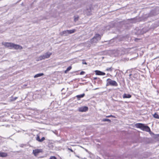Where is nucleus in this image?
I'll return each mask as SVG.
<instances>
[{
    "label": "nucleus",
    "instance_id": "nucleus-2",
    "mask_svg": "<svg viewBox=\"0 0 159 159\" xmlns=\"http://www.w3.org/2000/svg\"><path fill=\"white\" fill-rule=\"evenodd\" d=\"M135 126L137 128L140 129H141L147 132L150 131L149 127L145 124L142 123H137L136 124Z\"/></svg>",
    "mask_w": 159,
    "mask_h": 159
},
{
    "label": "nucleus",
    "instance_id": "nucleus-3",
    "mask_svg": "<svg viewBox=\"0 0 159 159\" xmlns=\"http://www.w3.org/2000/svg\"><path fill=\"white\" fill-rule=\"evenodd\" d=\"M101 36L98 34H96L89 41V42L92 44L95 45L99 40L101 39Z\"/></svg>",
    "mask_w": 159,
    "mask_h": 159
},
{
    "label": "nucleus",
    "instance_id": "nucleus-19",
    "mask_svg": "<svg viewBox=\"0 0 159 159\" xmlns=\"http://www.w3.org/2000/svg\"><path fill=\"white\" fill-rule=\"evenodd\" d=\"M113 68L112 67L107 68L106 69V70L107 71H111L112 70Z\"/></svg>",
    "mask_w": 159,
    "mask_h": 159
},
{
    "label": "nucleus",
    "instance_id": "nucleus-17",
    "mask_svg": "<svg viewBox=\"0 0 159 159\" xmlns=\"http://www.w3.org/2000/svg\"><path fill=\"white\" fill-rule=\"evenodd\" d=\"M153 117L155 118L159 119V115H158L157 113H155L153 115Z\"/></svg>",
    "mask_w": 159,
    "mask_h": 159
},
{
    "label": "nucleus",
    "instance_id": "nucleus-26",
    "mask_svg": "<svg viewBox=\"0 0 159 159\" xmlns=\"http://www.w3.org/2000/svg\"><path fill=\"white\" fill-rule=\"evenodd\" d=\"M36 140H37L38 141H39V140H40V138H39V136H38L37 138H36Z\"/></svg>",
    "mask_w": 159,
    "mask_h": 159
},
{
    "label": "nucleus",
    "instance_id": "nucleus-14",
    "mask_svg": "<svg viewBox=\"0 0 159 159\" xmlns=\"http://www.w3.org/2000/svg\"><path fill=\"white\" fill-rule=\"evenodd\" d=\"M43 75H44V74L43 73H39V74H37L36 75H35L34 76V78H37V77H40V76H43Z\"/></svg>",
    "mask_w": 159,
    "mask_h": 159
},
{
    "label": "nucleus",
    "instance_id": "nucleus-29",
    "mask_svg": "<svg viewBox=\"0 0 159 159\" xmlns=\"http://www.w3.org/2000/svg\"><path fill=\"white\" fill-rule=\"evenodd\" d=\"M27 84H25L23 86V87L25 88L26 86H27Z\"/></svg>",
    "mask_w": 159,
    "mask_h": 159
},
{
    "label": "nucleus",
    "instance_id": "nucleus-8",
    "mask_svg": "<svg viewBox=\"0 0 159 159\" xmlns=\"http://www.w3.org/2000/svg\"><path fill=\"white\" fill-rule=\"evenodd\" d=\"M95 71L96 75H105V73L99 70H96Z\"/></svg>",
    "mask_w": 159,
    "mask_h": 159
},
{
    "label": "nucleus",
    "instance_id": "nucleus-9",
    "mask_svg": "<svg viewBox=\"0 0 159 159\" xmlns=\"http://www.w3.org/2000/svg\"><path fill=\"white\" fill-rule=\"evenodd\" d=\"M41 151L40 149H37L35 150H33V153L34 156H36Z\"/></svg>",
    "mask_w": 159,
    "mask_h": 159
},
{
    "label": "nucleus",
    "instance_id": "nucleus-24",
    "mask_svg": "<svg viewBox=\"0 0 159 159\" xmlns=\"http://www.w3.org/2000/svg\"><path fill=\"white\" fill-rule=\"evenodd\" d=\"M113 117V118H115V117L114 116H112V115H110V116H106L107 117Z\"/></svg>",
    "mask_w": 159,
    "mask_h": 159
},
{
    "label": "nucleus",
    "instance_id": "nucleus-1",
    "mask_svg": "<svg viewBox=\"0 0 159 159\" xmlns=\"http://www.w3.org/2000/svg\"><path fill=\"white\" fill-rule=\"evenodd\" d=\"M2 44L6 47L9 48L10 49L14 48L16 50H21L23 49L22 46L11 43H2Z\"/></svg>",
    "mask_w": 159,
    "mask_h": 159
},
{
    "label": "nucleus",
    "instance_id": "nucleus-6",
    "mask_svg": "<svg viewBox=\"0 0 159 159\" xmlns=\"http://www.w3.org/2000/svg\"><path fill=\"white\" fill-rule=\"evenodd\" d=\"M88 108L86 106H83L78 108V110L80 112H85L88 111Z\"/></svg>",
    "mask_w": 159,
    "mask_h": 159
},
{
    "label": "nucleus",
    "instance_id": "nucleus-11",
    "mask_svg": "<svg viewBox=\"0 0 159 159\" xmlns=\"http://www.w3.org/2000/svg\"><path fill=\"white\" fill-rule=\"evenodd\" d=\"M131 97V95L129 94H126L125 93L124 94L123 98H130Z\"/></svg>",
    "mask_w": 159,
    "mask_h": 159
},
{
    "label": "nucleus",
    "instance_id": "nucleus-22",
    "mask_svg": "<svg viewBox=\"0 0 159 159\" xmlns=\"http://www.w3.org/2000/svg\"><path fill=\"white\" fill-rule=\"evenodd\" d=\"M79 17L78 16L77 17H75L74 18V21L75 22H76L78 20Z\"/></svg>",
    "mask_w": 159,
    "mask_h": 159
},
{
    "label": "nucleus",
    "instance_id": "nucleus-15",
    "mask_svg": "<svg viewBox=\"0 0 159 159\" xmlns=\"http://www.w3.org/2000/svg\"><path fill=\"white\" fill-rule=\"evenodd\" d=\"M68 30L67 32H68V34L73 33L75 31V29H73V30Z\"/></svg>",
    "mask_w": 159,
    "mask_h": 159
},
{
    "label": "nucleus",
    "instance_id": "nucleus-4",
    "mask_svg": "<svg viewBox=\"0 0 159 159\" xmlns=\"http://www.w3.org/2000/svg\"><path fill=\"white\" fill-rule=\"evenodd\" d=\"M107 86L111 85L112 86H117L118 84L114 80H112L110 79H108L107 80Z\"/></svg>",
    "mask_w": 159,
    "mask_h": 159
},
{
    "label": "nucleus",
    "instance_id": "nucleus-20",
    "mask_svg": "<svg viewBox=\"0 0 159 159\" xmlns=\"http://www.w3.org/2000/svg\"><path fill=\"white\" fill-rule=\"evenodd\" d=\"M103 121H108L109 122H111V120L108 119H104L102 120Z\"/></svg>",
    "mask_w": 159,
    "mask_h": 159
},
{
    "label": "nucleus",
    "instance_id": "nucleus-16",
    "mask_svg": "<svg viewBox=\"0 0 159 159\" xmlns=\"http://www.w3.org/2000/svg\"><path fill=\"white\" fill-rule=\"evenodd\" d=\"M72 67L71 66H69L66 69V70H65V73H67V72L70 71Z\"/></svg>",
    "mask_w": 159,
    "mask_h": 159
},
{
    "label": "nucleus",
    "instance_id": "nucleus-7",
    "mask_svg": "<svg viewBox=\"0 0 159 159\" xmlns=\"http://www.w3.org/2000/svg\"><path fill=\"white\" fill-rule=\"evenodd\" d=\"M84 13L87 16L90 15L91 14V10L90 7L87 8L84 11Z\"/></svg>",
    "mask_w": 159,
    "mask_h": 159
},
{
    "label": "nucleus",
    "instance_id": "nucleus-5",
    "mask_svg": "<svg viewBox=\"0 0 159 159\" xmlns=\"http://www.w3.org/2000/svg\"><path fill=\"white\" fill-rule=\"evenodd\" d=\"M51 54V52H48L43 55L40 56L39 57V58L40 60H41L43 59L48 58L50 57Z\"/></svg>",
    "mask_w": 159,
    "mask_h": 159
},
{
    "label": "nucleus",
    "instance_id": "nucleus-25",
    "mask_svg": "<svg viewBox=\"0 0 159 159\" xmlns=\"http://www.w3.org/2000/svg\"><path fill=\"white\" fill-rule=\"evenodd\" d=\"M84 73H85V72L84 71H82L81 72L80 74V75H83L84 74Z\"/></svg>",
    "mask_w": 159,
    "mask_h": 159
},
{
    "label": "nucleus",
    "instance_id": "nucleus-30",
    "mask_svg": "<svg viewBox=\"0 0 159 159\" xmlns=\"http://www.w3.org/2000/svg\"><path fill=\"white\" fill-rule=\"evenodd\" d=\"M76 156L77 157H78L79 158H80V157H79V156Z\"/></svg>",
    "mask_w": 159,
    "mask_h": 159
},
{
    "label": "nucleus",
    "instance_id": "nucleus-21",
    "mask_svg": "<svg viewBox=\"0 0 159 159\" xmlns=\"http://www.w3.org/2000/svg\"><path fill=\"white\" fill-rule=\"evenodd\" d=\"M45 139V138L44 137H43L41 139H40L39 140V142H42L43 140H44Z\"/></svg>",
    "mask_w": 159,
    "mask_h": 159
},
{
    "label": "nucleus",
    "instance_id": "nucleus-13",
    "mask_svg": "<svg viewBox=\"0 0 159 159\" xmlns=\"http://www.w3.org/2000/svg\"><path fill=\"white\" fill-rule=\"evenodd\" d=\"M7 156V153L3 152H0V157H5Z\"/></svg>",
    "mask_w": 159,
    "mask_h": 159
},
{
    "label": "nucleus",
    "instance_id": "nucleus-23",
    "mask_svg": "<svg viewBox=\"0 0 159 159\" xmlns=\"http://www.w3.org/2000/svg\"><path fill=\"white\" fill-rule=\"evenodd\" d=\"M49 159H57V158L56 157L54 156H52L50 157Z\"/></svg>",
    "mask_w": 159,
    "mask_h": 159
},
{
    "label": "nucleus",
    "instance_id": "nucleus-18",
    "mask_svg": "<svg viewBox=\"0 0 159 159\" xmlns=\"http://www.w3.org/2000/svg\"><path fill=\"white\" fill-rule=\"evenodd\" d=\"M17 98V97H11L10 99V100L11 101H15L16 100Z\"/></svg>",
    "mask_w": 159,
    "mask_h": 159
},
{
    "label": "nucleus",
    "instance_id": "nucleus-28",
    "mask_svg": "<svg viewBox=\"0 0 159 159\" xmlns=\"http://www.w3.org/2000/svg\"><path fill=\"white\" fill-rule=\"evenodd\" d=\"M82 64H87V63H86V62L84 61H83V62H82Z\"/></svg>",
    "mask_w": 159,
    "mask_h": 159
},
{
    "label": "nucleus",
    "instance_id": "nucleus-12",
    "mask_svg": "<svg viewBox=\"0 0 159 159\" xmlns=\"http://www.w3.org/2000/svg\"><path fill=\"white\" fill-rule=\"evenodd\" d=\"M85 96V94L83 93L82 94L77 95L76 96V97L77 98L78 100H80V98H83Z\"/></svg>",
    "mask_w": 159,
    "mask_h": 159
},
{
    "label": "nucleus",
    "instance_id": "nucleus-27",
    "mask_svg": "<svg viewBox=\"0 0 159 159\" xmlns=\"http://www.w3.org/2000/svg\"><path fill=\"white\" fill-rule=\"evenodd\" d=\"M68 150L70 151L71 152H73V150L71 149V148H68Z\"/></svg>",
    "mask_w": 159,
    "mask_h": 159
},
{
    "label": "nucleus",
    "instance_id": "nucleus-10",
    "mask_svg": "<svg viewBox=\"0 0 159 159\" xmlns=\"http://www.w3.org/2000/svg\"><path fill=\"white\" fill-rule=\"evenodd\" d=\"M67 30H64L62 32H61L60 34V35L61 36H67L68 34Z\"/></svg>",
    "mask_w": 159,
    "mask_h": 159
}]
</instances>
